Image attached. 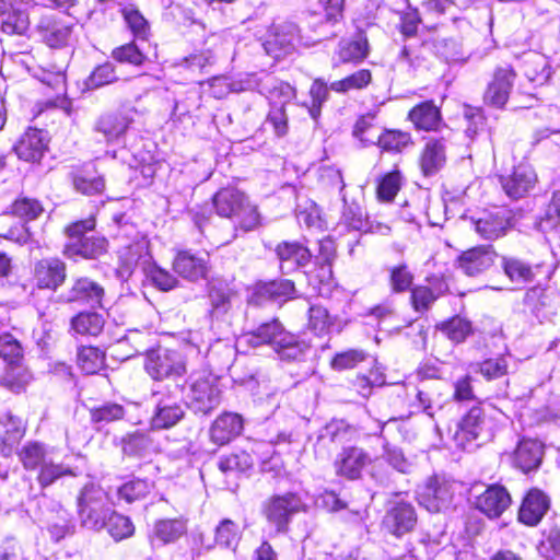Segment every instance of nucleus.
I'll return each mask as SVG.
<instances>
[{"label":"nucleus","mask_w":560,"mask_h":560,"mask_svg":"<svg viewBox=\"0 0 560 560\" xmlns=\"http://www.w3.org/2000/svg\"><path fill=\"white\" fill-rule=\"evenodd\" d=\"M243 339L252 347L271 346L282 361L301 360L308 350V345L287 331L278 319L259 325L255 330L246 332Z\"/></svg>","instance_id":"nucleus-1"},{"label":"nucleus","mask_w":560,"mask_h":560,"mask_svg":"<svg viewBox=\"0 0 560 560\" xmlns=\"http://www.w3.org/2000/svg\"><path fill=\"white\" fill-rule=\"evenodd\" d=\"M372 80V73L368 69H361L346 77L342 80L335 81L330 89L337 93H347L351 90H361L366 88Z\"/></svg>","instance_id":"nucleus-42"},{"label":"nucleus","mask_w":560,"mask_h":560,"mask_svg":"<svg viewBox=\"0 0 560 560\" xmlns=\"http://www.w3.org/2000/svg\"><path fill=\"white\" fill-rule=\"evenodd\" d=\"M0 358L10 370L4 377L5 385L12 390L22 388L30 380L28 372L23 368L24 350L21 342L9 332L0 335Z\"/></svg>","instance_id":"nucleus-6"},{"label":"nucleus","mask_w":560,"mask_h":560,"mask_svg":"<svg viewBox=\"0 0 560 560\" xmlns=\"http://www.w3.org/2000/svg\"><path fill=\"white\" fill-rule=\"evenodd\" d=\"M112 57L118 62H126L140 66L144 62L145 56L135 43H128L113 50Z\"/></svg>","instance_id":"nucleus-61"},{"label":"nucleus","mask_w":560,"mask_h":560,"mask_svg":"<svg viewBox=\"0 0 560 560\" xmlns=\"http://www.w3.org/2000/svg\"><path fill=\"white\" fill-rule=\"evenodd\" d=\"M388 272L389 285L394 293H402L410 289L413 282V275L408 269L407 265L401 264L390 267Z\"/></svg>","instance_id":"nucleus-56"},{"label":"nucleus","mask_w":560,"mask_h":560,"mask_svg":"<svg viewBox=\"0 0 560 560\" xmlns=\"http://www.w3.org/2000/svg\"><path fill=\"white\" fill-rule=\"evenodd\" d=\"M242 538L240 526L232 520H222L215 528L214 540L221 548L235 550Z\"/></svg>","instance_id":"nucleus-34"},{"label":"nucleus","mask_w":560,"mask_h":560,"mask_svg":"<svg viewBox=\"0 0 560 560\" xmlns=\"http://www.w3.org/2000/svg\"><path fill=\"white\" fill-rule=\"evenodd\" d=\"M542 458V445L535 440H523L518 443L515 454V465L527 472L537 468Z\"/></svg>","instance_id":"nucleus-30"},{"label":"nucleus","mask_w":560,"mask_h":560,"mask_svg":"<svg viewBox=\"0 0 560 560\" xmlns=\"http://www.w3.org/2000/svg\"><path fill=\"white\" fill-rule=\"evenodd\" d=\"M78 510L81 508H95L107 504L106 492L97 485L90 482L86 483L77 500Z\"/></svg>","instance_id":"nucleus-46"},{"label":"nucleus","mask_w":560,"mask_h":560,"mask_svg":"<svg viewBox=\"0 0 560 560\" xmlns=\"http://www.w3.org/2000/svg\"><path fill=\"white\" fill-rule=\"evenodd\" d=\"M304 503L301 498L292 492L270 498L265 506L264 514L277 532L287 530L291 516L302 511Z\"/></svg>","instance_id":"nucleus-7"},{"label":"nucleus","mask_w":560,"mask_h":560,"mask_svg":"<svg viewBox=\"0 0 560 560\" xmlns=\"http://www.w3.org/2000/svg\"><path fill=\"white\" fill-rule=\"evenodd\" d=\"M243 431V418L233 412L219 416L210 428V439L217 445H225Z\"/></svg>","instance_id":"nucleus-21"},{"label":"nucleus","mask_w":560,"mask_h":560,"mask_svg":"<svg viewBox=\"0 0 560 560\" xmlns=\"http://www.w3.org/2000/svg\"><path fill=\"white\" fill-rule=\"evenodd\" d=\"M515 72L510 67L497 68L483 95L486 104L502 108L509 100Z\"/></svg>","instance_id":"nucleus-12"},{"label":"nucleus","mask_w":560,"mask_h":560,"mask_svg":"<svg viewBox=\"0 0 560 560\" xmlns=\"http://www.w3.org/2000/svg\"><path fill=\"white\" fill-rule=\"evenodd\" d=\"M383 524L393 535L399 537L413 529L417 514L410 503L400 502L387 511Z\"/></svg>","instance_id":"nucleus-17"},{"label":"nucleus","mask_w":560,"mask_h":560,"mask_svg":"<svg viewBox=\"0 0 560 560\" xmlns=\"http://www.w3.org/2000/svg\"><path fill=\"white\" fill-rule=\"evenodd\" d=\"M176 273L190 281L206 278L209 271V255L192 254L188 250L179 252L173 262Z\"/></svg>","instance_id":"nucleus-15"},{"label":"nucleus","mask_w":560,"mask_h":560,"mask_svg":"<svg viewBox=\"0 0 560 560\" xmlns=\"http://www.w3.org/2000/svg\"><path fill=\"white\" fill-rule=\"evenodd\" d=\"M452 499V485L439 477L429 478L419 492V503L433 513L448 508Z\"/></svg>","instance_id":"nucleus-10"},{"label":"nucleus","mask_w":560,"mask_h":560,"mask_svg":"<svg viewBox=\"0 0 560 560\" xmlns=\"http://www.w3.org/2000/svg\"><path fill=\"white\" fill-rule=\"evenodd\" d=\"M186 532V526L178 520H163L154 525L153 539L160 540L162 544H171L177 540Z\"/></svg>","instance_id":"nucleus-37"},{"label":"nucleus","mask_w":560,"mask_h":560,"mask_svg":"<svg viewBox=\"0 0 560 560\" xmlns=\"http://www.w3.org/2000/svg\"><path fill=\"white\" fill-rule=\"evenodd\" d=\"M122 15L133 36L138 39L145 40L150 33V26L140 11L133 7H128L122 10Z\"/></svg>","instance_id":"nucleus-47"},{"label":"nucleus","mask_w":560,"mask_h":560,"mask_svg":"<svg viewBox=\"0 0 560 560\" xmlns=\"http://www.w3.org/2000/svg\"><path fill=\"white\" fill-rule=\"evenodd\" d=\"M276 255L283 273H290L306 266L312 258L310 249L299 242H281L276 247Z\"/></svg>","instance_id":"nucleus-19"},{"label":"nucleus","mask_w":560,"mask_h":560,"mask_svg":"<svg viewBox=\"0 0 560 560\" xmlns=\"http://www.w3.org/2000/svg\"><path fill=\"white\" fill-rule=\"evenodd\" d=\"M440 329L452 341L462 342L471 332V324L463 317L455 316L442 323Z\"/></svg>","instance_id":"nucleus-50"},{"label":"nucleus","mask_w":560,"mask_h":560,"mask_svg":"<svg viewBox=\"0 0 560 560\" xmlns=\"http://www.w3.org/2000/svg\"><path fill=\"white\" fill-rule=\"evenodd\" d=\"M498 254L490 245H479L463 252L455 266L466 276L476 277L493 266Z\"/></svg>","instance_id":"nucleus-8"},{"label":"nucleus","mask_w":560,"mask_h":560,"mask_svg":"<svg viewBox=\"0 0 560 560\" xmlns=\"http://www.w3.org/2000/svg\"><path fill=\"white\" fill-rule=\"evenodd\" d=\"M132 119L122 113H107L95 122V130L102 133L107 142L118 140L129 128Z\"/></svg>","instance_id":"nucleus-28"},{"label":"nucleus","mask_w":560,"mask_h":560,"mask_svg":"<svg viewBox=\"0 0 560 560\" xmlns=\"http://www.w3.org/2000/svg\"><path fill=\"white\" fill-rule=\"evenodd\" d=\"M483 410L478 406L472 407L457 425L453 436L456 445L465 448L467 443L478 439L483 428Z\"/></svg>","instance_id":"nucleus-24"},{"label":"nucleus","mask_w":560,"mask_h":560,"mask_svg":"<svg viewBox=\"0 0 560 560\" xmlns=\"http://www.w3.org/2000/svg\"><path fill=\"white\" fill-rule=\"evenodd\" d=\"M343 210L341 222L351 230L362 231L368 226V221L361 206L357 202L348 203L346 197L342 196Z\"/></svg>","instance_id":"nucleus-48"},{"label":"nucleus","mask_w":560,"mask_h":560,"mask_svg":"<svg viewBox=\"0 0 560 560\" xmlns=\"http://www.w3.org/2000/svg\"><path fill=\"white\" fill-rule=\"evenodd\" d=\"M378 145L388 151H400L411 143V136L399 130H388L377 138Z\"/></svg>","instance_id":"nucleus-57"},{"label":"nucleus","mask_w":560,"mask_h":560,"mask_svg":"<svg viewBox=\"0 0 560 560\" xmlns=\"http://www.w3.org/2000/svg\"><path fill=\"white\" fill-rule=\"evenodd\" d=\"M417 398L423 411L430 417H434L445 401L438 387L430 384H422L418 389Z\"/></svg>","instance_id":"nucleus-35"},{"label":"nucleus","mask_w":560,"mask_h":560,"mask_svg":"<svg viewBox=\"0 0 560 560\" xmlns=\"http://www.w3.org/2000/svg\"><path fill=\"white\" fill-rule=\"evenodd\" d=\"M188 407L200 415H209L221 402V390L213 374L208 371L194 372L188 378Z\"/></svg>","instance_id":"nucleus-5"},{"label":"nucleus","mask_w":560,"mask_h":560,"mask_svg":"<svg viewBox=\"0 0 560 560\" xmlns=\"http://www.w3.org/2000/svg\"><path fill=\"white\" fill-rule=\"evenodd\" d=\"M2 425L4 427V434H0V452L3 456H10L14 446L23 438L25 427L20 418L11 413L4 415Z\"/></svg>","instance_id":"nucleus-33"},{"label":"nucleus","mask_w":560,"mask_h":560,"mask_svg":"<svg viewBox=\"0 0 560 560\" xmlns=\"http://www.w3.org/2000/svg\"><path fill=\"white\" fill-rule=\"evenodd\" d=\"M73 186L77 191L92 196L103 192L105 188L104 178L100 175L78 173L73 176Z\"/></svg>","instance_id":"nucleus-49"},{"label":"nucleus","mask_w":560,"mask_h":560,"mask_svg":"<svg viewBox=\"0 0 560 560\" xmlns=\"http://www.w3.org/2000/svg\"><path fill=\"white\" fill-rule=\"evenodd\" d=\"M104 289L95 281L89 278L77 279L71 288L62 294V300L68 303L85 302L93 306H102Z\"/></svg>","instance_id":"nucleus-23"},{"label":"nucleus","mask_w":560,"mask_h":560,"mask_svg":"<svg viewBox=\"0 0 560 560\" xmlns=\"http://www.w3.org/2000/svg\"><path fill=\"white\" fill-rule=\"evenodd\" d=\"M370 463L369 454L355 446L343 447L335 460L336 474L347 479L360 478L362 470Z\"/></svg>","instance_id":"nucleus-14"},{"label":"nucleus","mask_w":560,"mask_h":560,"mask_svg":"<svg viewBox=\"0 0 560 560\" xmlns=\"http://www.w3.org/2000/svg\"><path fill=\"white\" fill-rule=\"evenodd\" d=\"M323 436L335 443H346L355 439L357 430L342 420H334L325 427Z\"/></svg>","instance_id":"nucleus-53"},{"label":"nucleus","mask_w":560,"mask_h":560,"mask_svg":"<svg viewBox=\"0 0 560 560\" xmlns=\"http://www.w3.org/2000/svg\"><path fill=\"white\" fill-rule=\"evenodd\" d=\"M118 77L115 71V66L112 62H105L97 66L91 74L85 79L84 86L86 90L100 89L104 85L117 81Z\"/></svg>","instance_id":"nucleus-43"},{"label":"nucleus","mask_w":560,"mask_h":560,"mask_svg":"<svg viewBox=\"0 0 560 560\" xmlns=\"http://www.w3.org/2000/svg\"><path fill=\"white\" fill-rule=\"evenodd\" d=\"M37 32L51 48H61L67 46L72 34V26L63 22L56 15H43L37 24Z\"/></svg>","instance_id":"nucleus-13"},{"label":"nucleus","mask_w":560,"mask_h":560,"mask_svg":"<svg viewBox=\"0 0 560 560\" xmlns=\"http://www.w3.org/2000/svg\"><path fill=\"white\" fill-rule=\"evenodd\" d=\"M268 98L270 106L283 104L285 106L295 96V90L289 83L277 81L273 78H269Z\"/></svg>","instance_id":"nucleus-51"},{"label":"nucleus","mask_w":560,"mask_h":560,"mask_svg":"<svg viewBox=\"0 0 560 560\" xmlns=\"http://www.w3.org/2000/svg\"><path fill=\"white\" fill-rule=\"evenodd\" d=\"M501 267L504 275L516 285H524L534 281L538 270V266L534 267L521 258L513 256H503Z\"/></svg>","instance_id":"nucleus-29"},{"label":"nucleus","mask_w":560,"mask_h":560,"mask_svg":"<svg viewBox=\"0 0 560 560\" xmlns=\"http://www.w3.org/2000/svg\"><path fill=\"white\" fill-rule=\"evenodd\" d=\"M35 279L39 288L56 290L66 279V265L59 259H43L36 264Z\"/></svg>","instance_id":"nucleus-25"},{"label":"nucleus","mask_w":560,"mask_h":560,"mask_svg":"<svg viewBox=\"0 0 560 560\" xmlns=\"http://www.w3.org/2000/svg\"><path fill=\"white\" fill-rule=\"evenodd\" d=\"M73 330L81 335H98L104 326L103 317L94 312H82L71 320Z\"/></svg>","instance_id":"nucleus-38"},{"label":"nucleus","mask_w":560,"mask_h":560,"mask_svg":"<svg viewBox=\"0 0 560 560\" xmlns=\"http://www.w3.org/2000/svg\"><path fill=\"white\" fill-rule=\"evenodd\" d=\"M537 550L539 555L547 560L560 559V527L550 526L542 533V539Z\"/></svg>","instance_id":"nucleus-41"},{"label":"nucleus","mask_w":560,"mask_h":560,"mask_svg":"<svg viewBox=\"0 0 560 560\" xmlns=\"http://www.w3.org/2000/svg\"><path fill=\"white\" fill-rule=\"evenodd\" d=\"M295 40L294 27L290 25L277 28L275 33L269 35L262 46L267 55L280 59L293 51Z\"/></svg>","instance_id":"nucleus-27"},{"label":"nucleus","mask_w":560,"mask_h":560,"mask_svg":"<svg viewBox=\"0 0 560 560\" xmlns=\"http://www.w3.org/2000/svg\"><path fill=\"white\" fill-rule=\"evenodd\" d=\"M408 118L416 129L424 131L438 130L442 122L441 110L433 101H424L413 106Z\"/></svg>","instance_id":"nucleus-26"},{"label":"nucleus","mask_w":560,"mask_h":560,"mask_svg":"<svg viewBox=\"0 0 560 560\" xmlns=\"http://www.w3.org/2000/svg\"><path fill=\"white\" fill-rule=\"evenodd\" d=\"M541 118L546 121L547 126L544 129L536 131V141H540L552 133H560V108L557 106H549L542 109Z\"/></svg>","instance_id":"nucleus-62"},{"label":"nucleus","mask_w":560,"mask_h":560,"mask_svg":"<svg viewBox=\"0 0 560 560\" xmlns=\"http://www.w3.org/2000/svg\"><path fill=\"white\" fill-rule=\"evenodd\" d=\"M43 210L44 209L38 200L26 197L16 199L11 206L12 214L24 220H34L38 218Z\"/></svg>","instance_id":"nucleus-59"},{"label":"nucleus","mask_w":560,"mask_h":560,"mask_svg":"<svg viewBox=\"0 0 560 560\" xmlns=\"http://www.w3.org/2000/svg\"><path fill=\"white\" fill-rule=\"evenodd\" d=\"M147 338L148 335L131 331L126 340L133 343L136 353L147 352L145 370L153 380L177 377L186 373V362L180 352L166 348L149 351Z\"/></svg>","instance_id":"nucleus-2"},{"label":"nucleus","mask_w":560,"mask_h":560,"mask_svg":"<svg viewBox=\"0 0 560 560\" xmlns=\"http://www.w3.org/2000/svg\"><path fill=\"white\" fill-rule=\"evenodd\" d=\"M81 524L93 530H100L106 525L109 509L106 505L95 508H81L78 510Z\"/></svg>","instance_id":"nucleus-45"},{"label":"nucleus","mask_w":560,"mask_h":560,"mask_svg":"<svg viewBox=\"0 0 560 560\" xmlns=\"http://www.w3.org/2000/svg\"><path fill=\"white\" fill-rule=\"evenodd\" d=\"M179 385H163L153 390L155 407L183 406Z\"/></svg>","instance_id":"nucleus-58"},{"label":"nucleus","mask_w":560,"mask_h":560,"mask_svg":"<svg viewBox=\"0 0 560 560\" xmlns=\"http://www.w3.org/2000/svg\"><path fill=\"white\" fill-rule=\"evenodd\" d=\"M77 361L82 372L95 374L104 366L105 355L97 348L82 347L78 351Z\"/></svg>","instance_id":"nucleus-40"},{"label":"nucleus","mask_w":560,"mask_h":560,"mask_svg":"<svg viewBox=\"0 0 560 560\" xmlns=\"http://www.w3.org/2000/svg\"><path fill=\"white\" fill-rule=\"evenodd\" d=\"M549 498L538 489L528 491L518 511V520L528 526H536L549 510Z\"/></svg>","instance_id":"nucleus-20"},{"label":"nucleus","mask_w":560,"mask_h":560,"mask_svg":"<svg viewBox=\"0 0 560 560\" xmlns=\"http://www.w3.org/2000/svg\"><path fill=\"white\" fill-rule=\"evenodd\" d=\"M28 18L24 12L9 13L1 23V30L9 35H23L28 28Z\"/></svg>","instance_id":"nucleus-63"},{"label":"nucleus","mask_w":560,"mask_h":560,"mask_svg":"<svg viewBox=\"0 0 560 560\" xmlns=\"http://www.w3.org/2000/svg\"><path fill=\"white\" fill-rule=\"evenodd\" d=\"M254 465L253 458L249 453L238 451L220 458L218 463L219 469L223 474H237L245 472Z\"/></svg>","instance_id":"nucleus-36"},{"label":"nucleus","mask_w":560,"mask_h":560,"mask_svg":"<svg viewBox=\"0 0 560 560\" xmlns=\"http://www.w3.org/2000/svg\"><path fill=\"white\" fill-rule=\"evenodd\" d=\"M106 250V241L103 237H84L75 242H69L63 249L66 256L72 258L82 256L84 258H96Z\"/></svg>","instance_id":"nucleus-32"},{"label":"nucleus","mask_w":560,"mask_h":560,"mask_svg":"<svg viewBox=\"0 0 560 560\" xmlns=\"http://www.w3.org/2000/svg\"><path fill=\"white\" fill-rule=\"evenodd\" d=\"M558 223H560V192L555 191L540 219L539 225L542 230H549L555 228Z\"/></svg>","instance_id":"nucleus-64"},{"label":"nucleus","mask_w":560,"mask_h":560,"mask_svg":"<svg viewBox=\"0 0 560 560\" xmlns=\"http://www.w3.org/2000/svg\"><path fill=\"white\" fill-rule=\"evenodd\" d=\"M151 490V485L144 479H133L124 483L118 489L119 498L131 503L136 500L144 498Z\"/></svg>","instance_id":"nucleus-60"},{"label":"nucleus","mask_w":560,"mask_h":560,"mask_svg":"<svg viewBox=\"0 0 560 560\" xmlns=\"http://www.w3.org/2000/svg\"><path fill=\"white\" fill-rule=\"evenodd\" d=\"M106 526L109 535L117 541L132 536L135 532V527L130 518L117 513H112L108 516Z\"/></svg>","instance_id":"nucleus-55"},{"label":"nucleus","mask_w":560,"mask_h":560,"mask_svg":"<svg viewBox=\"0 0 560 560\" xmlns=\"http://www.w3.org/2000/svg\"><path fill=\"white\" fill-rule=\"evenodd\" d=\"M294 292V283L288 279L273 280L262 283L258 288V293L262 298L271 300H285L292 296Z\"/></svg>","instance_id":"nucleus-44"},{"label":"nucleus","mask_w":560,"mask_h":560,"mask_svg":"<svg viewBox=\"0 0 560 560\" xmlns=\"http://www.w3.org/2000/svg\"><path fill=\"white\" fill-rule=\"evenodd\" d=\"M447 142L445 137L428 139L419 160L424 176H433L443 168L446 163Z\"/></svg>","instance_id":"nucleus-16"},{"label":"nucleus","mask_w":560,"mask_h":560,"mask_svg":"<svg viewBox=\"0 0 560 560\" xmlns=\"http://www.w3.org/2000/svg\"><path fill=\"white\" fill-rule=\"evenodd\" d=\"M366 352L360 349H349L338 352L330 361V366L335 371L354 369L359 363L366 360Z\"/></svg>","instance_id":"nucleus-52"},{"label":"nucleus","mask_w":560,"mask_h":560,"mask_svg":"<svg viewBox=\"0 0 560 560\" xmlns=\"http://www.w3.org/2000/svg\"><path fill=\"white\" fill-rule=\"evenodd\" d=\"M19 460L25 470H37L36 480L45 489L65 477H75L73 468L55 463L47 447L39 442H27L18 452Z\"/></svg>","instance_id":"nucleus-4"},{"label":"nucleus","mask_w":560,"mask_h":560,"mask_svg":"<svg viewBox=\"0 0 560 560\" xmlns=\"http://www.w3.org/2000/svg\"><path fill=\"white\" fill-rule=\"evenodd\" d=\"M515 223V214L511 210L501 209L478 219L474 224L481 237L492 241L504 236Z\"/></svg>","instance_id":"nucleus-11"},{"label":"nucleus","mask_w":560,"mask_h":560,"mask_svg":"<svg viewBox=\"0 0 560 560\" xmlns=\"http://www.w3.org/2000/svg\"><path fill=\"white\" fill-rule=\"evenodd\" d=\"M185 410L183 406H163L155 407L151 419V425L154 429H168L177 424L184 417Z\"/></svg>","instance_id":"nucleus-39"},{"label":"nucleus","mask_w":560,"mask_h":560,"mask_svg":"<svg viewBox=\"0 0 560 560\" xmlns=\"http://www.w3.org/2000/svg\"><path fill=\"white\" fill-rule=\"evenodd\" d=\"M46 149V132L37 128H28L14 145L18 156L26 162L39 161Z\"/></svg>","instance_id":"nucleus-18"},{"label":"nucleus","mask_w":560,"mask_h":560,"mask_svg":"<svg viewBox=\"0 0 560 560\" xmlns=\"http://www.w3.org/2000/svg\"><path fill=\"white\" fill-rule=\"evenodd\" d=\"M537 175L534 168L528 164H518L511 174L500 176V184L505 195L518 200L529 194L535 187Z\"/></svg>","instance_id":"nucleus-9"},{"label":"nucleus","mask_w":560,"mask_h":560,"mask_svg":"<svg viewBox=\"0 0 560 560\" xmlns=\"http://www.w3.org/2000/svg\"><path fill=\"white\" fill-rule=\"evenodd\" d=\"M337 55L342 63L361 62L369 55L368 38L363 34H358L352 39L340 40Z\"/></svg>","instance_id":"nucleus-31"},{"label":"nucleus","mask_w":560,"mask_h":560,"mask_svg":"<svg viewBox=\"0 0 560 560\" xmlns=\"http://www.w3.org/2000/svg\"><path fill=\"white\" fill-rule=\"evenodd\" d=\"M336 256V246L332 240L324 238L318 244V255L315 257V262L319 265L322 275L320 277L329 279L331 277V264Z\"/></svg>","instance_id":"nucleus-54"},{"label":"nucleus","mask_w":560,"mask_h":560,"mask_svg":"<svg viewBox=\"0 0 560 560\" xmlns=\"http://www.w3.org/2000/svg\"><path fill=\"white\" fill-rule=\"evenodd\" d=\"M511 497L505 488L491 486L477 498L476 506L490 518L499 517L510 505Z\"/></svg>","instance_id":"nucleus-22"},{"label":"nucleus","mask_w":560,"mask_h":560,"mask_svg":"<svg viewBox=\"0 0 560 560\" xmlns=\"http://www.w3.org/2000/svg\"><path fill=\"white\" fill-rule=\"evenodd\" d=\"M218 215L232 220L235 228L245 232L256 229L260 224V214L257 206L235 187H224L212 198Z\"/></svg>","instance_id":"nucleus-3"}]
</instances>
